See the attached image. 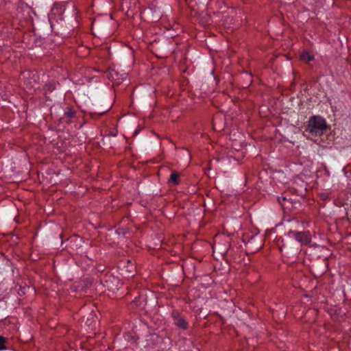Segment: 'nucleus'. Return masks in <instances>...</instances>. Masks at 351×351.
I'll return each mask as SVG.
<instances>
[{"mask_svg":"<svg viewBox=\"0 0 351 351\" xmlns=\"http://www.w3.org/2000/svg\"><path fill=\"white\" fill-rule=\"evenodd\" d=\"M328 129L326 120L319 116H312L308 121L306 132L312 136H320Z\"/></svg>","mask_w":351,"mask_h":351,"instance_id":"obj_1","label":"nucleus"},{"mask_svg":"<svg viewBox=\"0 0 351 351\" xmlns=\"http://www.w3.org/2000/svg\"><path fill=\"white\" fill-rule=\"evenodd\" d=\"M171 316L173 319V324L180 329L186 330L188 328V323L186 319L180 315L178 311H173Z\"/></svg>","mask_w":351,"mask_h":351,"instance_id":"obj_2","label":"nucleus"},{"mask_svg":"<svg viewBox=\"0 0 351 351\" xmlns=\"http://www.w3.org/2000/svg\"><path fill=\"white\" fill-rule=\"evenodd\" d=\"M295 241L300 243L301 245H306L309 244L311 241L310 233L308 231L299 232Z\"/></svg>","mask_w":351,"mask_h":351,"instance_id":"obj_3","label":"nucleus"},{"mask_svg":"<svg viewBox=\"0 0 351 351\" xmlns=\"http://www.w3.org/2000/svg\"><path fill=\"white\" fill-rule=\"evenodd\" d=\"M300 59L305 62H311L314 60V56L311 55L308 51H303L300 56Z\"/></svg>","mask_w":351,"mask_h":351,"instance_id":"obj_4","label":"nucleus"},{"mask_svg":"<svg viewBox=\"0 0 351 351\" xmlns=\"http://www.w3.org/2000/svg\"><path fill=\"white\" fill-rule=\"evenodd\" d=\"M179 178H180V174L176 171H173L171 174L169 182H172L174 185H177L180 182Z\"/></svg>","mask_w":351,"mask_h":351,"instance_id":"obj_5","label":"nucleus"},{"mask_svg":"<svg viewBox=\"0 0 351 351\" xmlns=\"http://www.w3.org/2000/svg\"><path fill=\"white\" fill-rule=\"evenodd\" d=\"M64 115L70 119L73 118L75 115V110L71 108H67L66 110L64 112Z\"/></svg>","mask_w":351,"mask_h":351,"instance_id":"obj_6","label":"nucleus"},{"mask_svg":"<svg viewBox=\"0 0 351 351\" xmlns=\"http://www.w3.org/2000/svg\"><path fill=\"white\" fill-rule=\"evenodd\" d=\"M299 232L294 231V230H289L287 232V235L291 238V239H296V237L298 236Z\"/></svg>","mask_w":351,"mask_h":351,"instance_id":"obj_7","label":"nucleus"},{"mask_svg":"<svg viewBox=\"0 0 351 351\" xmlns=\"http://www.w3.org/2000/svg\"><path fill=\"white\" fill-rule=\"evenodd\" d=\"M287 201L288 199L285 197H278V202L282 207L285 206V202Z\"/></svg>","mask_w":351,"mask_h":351,"instance_id":"obj_8","label":"nucleus"},{"mask_svg":"<svg viewBox=\"0 0 351 351\" xmlns=\"http://www.w3.org/2000/svg\"><path fill=\"white\" fill-rule=\"evenodd\" d=\"M5 339L3 337L0 336V350H4L5 348Z\"/></svg>","mask_w":351,"mask_h":351,"instance_id":"obj_9","label":"nucleus"}]
</instances>
